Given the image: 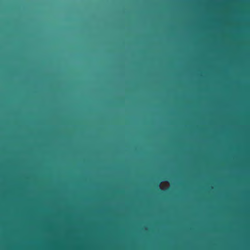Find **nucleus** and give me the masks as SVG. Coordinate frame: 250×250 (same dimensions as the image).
Instances as JSON below:
<instances>
[{"instance_id":"obj_1","label":"nucleus","mask_w":250,"mask_h":250,"mask_svg":"<svg viewBox=\"0 0 250 250\" xmlns=\"http://www.w3.org/2000/svg\"><path fill=\"white\" fill-rule=\"evenodd\" d=\"M160 186V183L157 184V187H159Z\"/></svg>"}]
</instances>
